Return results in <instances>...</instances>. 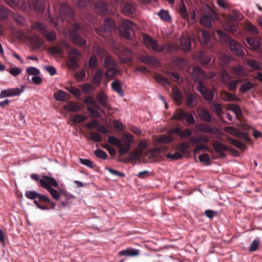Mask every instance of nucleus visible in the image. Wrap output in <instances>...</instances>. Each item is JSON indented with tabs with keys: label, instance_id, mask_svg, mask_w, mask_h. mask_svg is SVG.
<instances>
[{
	"label": "nucleus",
	"instance_id": "8",
	"mask_svg": "<svg viewBox=\"0 0 262 262\" xmlns=\"http://www.w3.org/2000/svg\"><path fill=\"white\" fill-rule=\"evenodd\" d=\"M5 3L14 9H20L22 11H28L33 7L32 4L24 0H4Z\"/></svg>",
	"mask_w": 262,
	"mask_h": 262
},
{
	"label": "nucleus",
	"instance_id": "43",
	"mask_svg": "<svg viewBox=\"0 0 262 262\" xmlns=\"http://www.w3.org/2000/svg\"><path fill=\"white\" fill-rule=\"evenodd\" d=\"M67 109L70 112L76 113L81 110V107L80 105L76 103L70 102L67 106Z\"/></svg>",
	"mask_w": 262,
	"mask_h": 262
},
{
	"label": "nucleus",
	"instance_id": "56",
	"mask_svg": "<svg viewBox=\"0 0 262 262\" xmlns=\"http://www.w3.org/2000/svg\"><path fill=\"white\" fill-rule=\"evenodd\" d=\"M68 64L71 68H76L79 66L77 58L73 56L68 58Z\"/></svg>",
	"mask_w": 262,
	"mask_h": 262
},
{
	"label": "nucleus",
	"instance_id": "4",
	"mask_svg": "<svg viewBox=\"0 0 262 262\" xmlns=\"http://www.w3.org/2000/svg\"><path fill=\"white\" fill-rule=\"evenodd\" d=\"M47 183V181H39L40 186L49 191L55 200L59 201L60 197H64V199H70L73 197L72 195L63 189H60V192H59Z\"/></svg>",
	"mask_w": 262,
	"mask_h": 262
},
{
	"label": "nucleus",
	"instance_id": "23",
	"mask_svg": "<svg viewBox=\"0 0 262 262\" xmlns=\"http://www.w3.org/2000/svg\"><path fill=\"white\" fill-rule=\"evenodd\" d=\"M172 90L173 98L179 105L181 104L183 99V96L181 91L177 86H173Z\"/></svg>",
	"mask_w": 262,
	"mask_h": 262
},
{
	"label": "nucleus",
	"instance_id": "12",
	"mask_svg": "<svg viewBox=\"0 0 262 262\" xmlns=\"http://www.w3.org/2000/svg\"><path fill=\"white\" fill-rule=\"evenodd\" d=\"M94 9L96 13L105 15L108 12V5L104 1H97L94 5Z\"/></svg>",
	"mask_w": 262,
	"mask_h": 262
},
{
	"label": "nucleus",
	"instance_id": "27",
	"mask_svg": "<svg viewBox=\"0 0 262 262\" xmlns=\"http://www.w3.org/2000/svg\"><path fill=\"white\" fill-rule=\"evenodd\" d=\"M180 45L183 51L188 52L190 50L191 41L189 38H182L180 40Z\"/></svg>",
	"mask_w": 262,
	"mask_h": 262
},
{
	"label": "nucleus",
	"instance_id": "45",
	"mask_svg": "<svg viewBox=\"0 0 262 262\" xmlns=\"http://www.w3.org/2000/svg\"><path fill=\"white\" fill-rule=\"evenodd\" d=\"M200 60L202 66H206L210 63L211 57L209 55L201 53L200 55Z\"/></svg>",
	"mask_w": 262,
	"mask_h": 262
},
{
	"label": "nucleus",
	"instance_id": "34",
	"mask_svg": "<svg viewBox=\"0 0 262 262\" xmlns=\"http://www.w3.org/2000/svg\"><path fill=\"white\" fill-rule=\"evenodd\" d=\"M200 118L206 122H211L212 118L209 112L206 110L202 109L199 114Z\"/></svg>",
	"mask_w": 262,
	"mask_h": 262
},
{
	"label": "nucleus",
	"instance_id": "38",
	"mask_svg": "<svg viewBox=\"0 0 262 262\" xmlns=\"http://www.w3.org/2000/svg\"><path fill=\"white\" fill-rule=\"evenodd\" d=\"M200 24L207 28H210L212 26L211 19L209 16L206 14H203L200 18Z\"/></svg>",
	"mask_w": 262,
	"mask_h": 262
},
{
	"label": "nucleus",
	"instance_id": "16",
	"mask_svg": "<svg viewBox=\"0 0 262 262\" xmlns=\"http://www.w3.org/2000/svg\"><path fill=\"white\" fill-rule=\"evenodd\" d=\"M120 256H126L129 257H135L140 254V250L133 248H127L125 250L119 252Z\"/></svg>",
	"mask_w": 262,
	"mask_h": 262
},
{
	"label": "nucleus",
	"instance_id": "5",
	"mask_svg": "<svg viewBox=\"0 0 262 262\" xmlns=\"http://www.w3.org/2000/svg\"><path fill=\"white\" fill-rule=\"evenodd\" d=\"M80 26L77 23L74 24L70 33V38L74 45L79 47H83L86 44V40L80 34Z\"/></svg>",
	"mask_w": 262,
	"mask_h": 262
},
{
	"label": "nucleus",
	"instance_id": "28",
	"mask_svg": "<svg viewBox=\"0 0 262 262\" xmlns=\"http://www.w3.org/2000/svg\"><path fill=\"white\" fill-rule=\"evenodd\" d=\"M216 34L222 43H226L228 45L229 40H232L230 37L227 34L221 30H217L216 31Z\"/></svg>",
	"mask_w": 262,
	"mask_h": 262
},
{
	"label": "nucleus",
	"instance_id": "29",
	"mask_svg": "<svg viewBox=\"0 0 262 262\" xmlns=\"http://www.w3.org/2000/svg\"><path fill=\"white\" fill-rule=\"evenodd\" d=\"M220 80L225 85H226L232 79V76L226 70L220 72Z\"/></svg>",
	"mask_w": 262,
	"mask_h": 262
},
{
	"label": "nucleus",
	"instance_id": "19",
	"mask_svg": "<svg viewBox=\"0 0 262 262\" xmlns=\"http://www.w3.org/2000/svg\"><path fill=\"white\" fill-rule=\"evenodd\" d=\"M112 89L116 92L119 96L123 97L124 95V91L123 90L121 82L119 80H115L111 83Z\"/></svg>",
	"mask_w": 262,
	"mask_h": 262
},
{
	"label": "nucleus",
	"instance_id": "39",
	"mask_svg": "<svg viewBox=\"0 0 262 262\" xmlns=\"http://www.w3.org/2000/svg\"><path fill=\"white\" fill-rule=\"evenodd\" d=\"M228 141L230 144L234 145L237 148L242 150H244L246 148L245 144L237 140H235L231 138H229Z\"/></svg>",
	"mask_w": 262,
	"mask_h": 262
},
{
	"label": "nucleus",
	"instance_id": "33",
	"mask_svg": "<svg viewBox=\"0 0 262 262\" xmlns=\"http://www.w3.org/2000/svg\"><path fill=\"white\" fill-rule=\"evenodd\" d=\"M91 4V0H77L76 6L80 10H85Z\"/></svg>",
	"mask_w": 262,
	"mask_h": 262
},
{
	"label": "nucleus",
	"instance_id": "57",
	"mask_svg": "<svg viewBox=\"0 0 262 262\" xmlns=\"http://www.w3.org/2000/svg\"><path fill=\"white\" fill-rule=\"evenodd\" d=\"M260 244V239L256 237L251 244L249 246V251L250 252L255 251Z\"/></svg>",
	"mask_w": 262,
	"mask_h": 262
},
{
	"label": "nucleus",
	"instance_id": "46",
	"mask_svg": "<svg viewBox=\"0 0 262 262\" xmlns=\"http://www.w3.org/2000/svg\"><path fill=\"white\" fill-rule=\"evenodd\" d=\"M12 19L16 24L23 26L25 23V18L23 16L17 14H12Z\"/></svg>",
	"mask_w": 262,
	"mask_h": 262
},
{
	"label": "nucleus",
	"instance_id": "9",
	"mask_svg": "<svg viewBox=\"0 0 262 262\" xmlns=\"http://www.w3.org/2000/svg\"><path fill=\"white\" fill-rule=\"evenodd\" d=\"M196 90L199 91L205 100L211 102L214 98V90L208 89L202 81H199L196 86Z\"/></svg>",
	"mask_w": 262,
	"mask_h": 262
},
{
	"label": "nucleus",
	"instance_id": "59",
	"mask_svg": "<svg viewBox=\"0 0 262 262\" xmlns=\"http://www.w3.org/2000/svg\"><path fill=\"white\" fill-rule=\"evenodd\" d=\"M209 17L210 19L212 20H216L219 18L218 14L215 12L213 10L211 9L210 7H209L207 9V11L206 12Z\"/></svg>",
	"mask_w": 262,
	"mask_h": 262
},
{
	"label": "nucleus",
	"instance_id": "48",
	"mask_svg": "<svg viewBox=\"0 0 262 262\" xmlns=\"http://www.w3.org/2000/svg\"><path fill=\"white\" fill-rule=\"evenodd\" d=\"M254 87V84L251 82H246L245 83H243L239 91L241 92L245 93L248 91H249L250 89L253 88Z\"/></svg>",
	"mask_w": 262,
	"mask_h": 262
},
{
	"label": "nucleus",
	"instance_id": "2",
	"mask_svg": "<svg viewBox=\"0 0 262 262\" xmlns=\"http://www.w3.org/2000/svg\"><path fill=\"white\" fill-rule=\"evenodd\" d=\"M143 42L147 48L158 53L163 52L165 50L166 53L172 54L177 52L179 48V46L174 43H168L166 46L159 45L157 41L147 35H144Z\"/></svg>",
	"mask_w": 262,
	"mask_h": 262
},
{
	"label": "nucleus",
	"instance_id": "60",
	"mask_svg": "<svg viewBox=\"0 0 262 262\" xmlns=\"http://www.w3.org/2000/svg\"><path fill=\"white\" fill-rule=\"evenodd\" d=\"M31 178L34 180H55L54 178L45 176L38 175L37 174H32Z\"/></svg>",
	"mask_w": 262,
	"mask_h": 262
},
{
	"label": "nucleus",
	"instance_id": "18",
	"mask_svg": "<svg viewBox=\"0 0 262 262\" xmlns=\"http://www.w3.org/2000/svg\"><path fill=\"white\" fill-rule=\"evenodd\" d=\"M214 149L220 155L221 157H225L224 151L227 150V147L221 142L216 141L212 144Z\"/></svg>",
	"mask_w": 262,
	"mask_h": 262
},
{
	"label": "nucleus",
	"instance_id": "32",
	"mask_svg": "<svg viewBox=\"0 0 262 262\" xmlns=\"http://www.w3.org/2000/svg\"><path fill=\"white\" fill-rule=\"evenodd\" d=\"M54 97L56 100L64 101L69 99V95L64 91L59 90L54 94Z\"/></svg>",
	"mask_w": 262,
	"mask_h": 262
},
{
	"label": "nucleus",
	"instance_id": "7",
	"mask_svg": "<svg viewBox=\"0 0 262 262\" xmlns=\"http://www.w3.org/2000/svg\"><path fill=\"white\" fill-rule=\"evenodd\" d=\"M95 54L101 59L103 56H105L104 61L102 63V66L105 68L114 67L116 66V61L109 55H106V52L100 47H97L95 49Z\"/></svg>",
	"mask_w": 262,
	"mask_h": 262
},
{
	"label": "nucleus",
	"instance_id": "6",
	"mask_svg": "<svg viewBox=\"0 0 262 262\" xmlns=\"http://www.w3.org/2000/svg\"><path fill=\"white\" fill-rule=\"evenodd\" d=\"M115 28L114 22L110 18L106 17L104 19L103 26L95 28L97 34L106 37L108 36L111 32Z\"/></svg>",
	"mask_w": 262,
	"mask_h": 262
},
{
	"label": "nucleus",
	"instance_id": "21",
	"mask_svg": "<svg viewBox=\"0 0 262 262\" xmlns=\"http://www.w3.org/2000/svg\"><path fill=\"white\" fill-rule=\"evenodd\" d=\"M178 12L182 18L187 21L189 20V15L187 12L185 5L183 1L180 4Z\"/></svg>",
	"mask_w": 262,
	"mask_h": 262
},
{
	"label": "nucleus",
	"instance_id": "54",
	"mask_svg": "<svg viewBox=\"0 0 262 262\" xmlns=\"http://www.w3.org/2000/svg\"><path fill=\"white\" fill-rule=\"evenodd\" d=\"M87 119V118L82 114H76L73 116L72 120L75 123H80Z\"/></svg>",
	"mask_w": 262,
	"mask_h": 262
},
{
	"label": "nucleus",
	"instance_id": "10",
	"mask_svg": "<svg viewBox=\"0 0 262 262\" xmlns=\"http://www.w3.org/2000/svg\"><path fill=\"white\" fill-rule=\"evenodd\" d=\"M122 13L127 16H130L135 15L136 12V5L133 1L124 2L122 7Z\"/></svg>",
	"mask_w": 262,
	"mask_h": 262
},
{
	"label": "nucleus",
	"instance_id": "47",
	"mask_svg": "<svg viewBox=\"0 0 262 262\" xmlns=\"http://www.w3.org/2000/svg\"><path fill=\"white\" fill-rule=\"evenodd\" d=\"M81 15L82 18H85L90 22L94 23L95 21V16L91 11H85L81 13Z\"/></svg>",
	"mask_w": 262,
	"mask_h": 262
},
{
	"label": "nucleus",
	"instance_id": "24",
	"mask_svg": "<svg viewBox=\"0 0 262 262\" xmlns=\"http://www.w3.org/2000/svg\"><path fill=\"white\" fill-rule=\"evenodd\" d=\"M107 70L104 73L105 77L108 80L116 76L119 73V70L116 68L114 67H110L109 68H107Z\"/></svg>",
	"mask_w": 262,
	"mask_h": 262
},
{
	"label": "nucleus",
	"instance_id": "14",
	"mask_svg": "<svg viewBox=\"0 0 262 262\" xmlns=\"http://www.w3.org/2000/svg\"><path fill=\"white\" fill-rule=\"evenodd\" d=\"M104 76V73L101 69H97L92 77V82L97 86H99Z\"/></svg>",
	"mask_w": 262,
	"mask_h": 262
},
{
	"label": "nucleus",
	"instance_id": "30",
	"mask_svg": "<svg viewBox=\"0 0 262 262\" xmlns=\"http://www.w3.org/2000/svg\"><path fill=\"white\" fill-rule=\"evenodd\" d=\"M32 27L33 29L38 31L42 34L47 28V26L42 23L36 21L32 24Z\"/></svg>",
	"mask_w": 262,
	"mask_h": 262
},
{
	"label": "nucleus",
	"instance_id": "58",
	"mask_svg": "<svg viewBox=\"0 0 262 262\" xmlns=\"http://www.w3.org/2000/svg\"><path fill=\"white\" fill-rule=\"evenodd\" d=\"M204 72L199 67H194L192 70V75L194 77H195L196 79H198L200 77L203 76L204 75Z\"/></svg>",
	"mask_w": 262,
	"mask_h": 262
},
{
	"label": "nucleus",
	"instance_id": "11",
	"mask_svg": "<svg viewBox=\"0 0 262 262\" xmlns=\"http://www.w3.org/2000/svg\"><path fill=\"white\" fill-rule=\"evenodd\" d=\"M228 46L233 54L240 56L244 54V47L235 40H229Z\"/></svg>",
	"mask_w": 262,
	"mask_h": 262
},
{
	"label": "nucleus",
	"instance_id": "62",
	"mask_svg": "<svg viewBox=\"0 0 262 262\" xmlns=\"http://www.w3.org/2000/svg\"><path fill=\"white\" fill-rule=\"evenodd\" d=\"M183 154L178 151H176L174 154H167L166 156V158L173 159L174 160H179L183 157Z\"/></svg>",
	"mask_w": 262,
	"mask_h": 262
},
{
	"label": "nucleus",
	"instance_id": "15",
	"mask_svg": "<svg viewBox=\"0 0 262 262\" xmlns=\"http://www.w3.org/2000/svg\"><path fill=\"white\" fill-rule=\"evenodd\" d=\"M198 129L201 132L211 133L214 135H218L220 133V129L215 127H211L208 124H201L198 126Z\"/></svg>",
	"mask_w": 262,
	"mask_h": 262
},
{
	"label": "nucleus",
	"instance_id": "64",
	"mask_svg": "<svg viewBox=\"0 0 262 262\" xmlns=\"http://www.w3.org/2000/svg\"><path fill=\"white\" fill-rule=\"evenodd\" d=\"M230 110L232 111H233L237 116V117H238L239 116L242 115V111L241 110L240 107L235 104H232L230 105Z\"/></svg>",
	"mask_w": 262,
	"mask_h": 262
},
{
	"label": "nucleus",
	"instance_id": "20",
	"mask_svg": "<svg viewBox=\"0 0 262 262\" xmlns=\"http://www.w3.org/2000/svg\"><path fill=\"white\" fill-rule=\"evenodd\" d=\"M48 41H53L56 39V33L53 30H49L47 28L41 34Z\"/></svg>",
	"mask_w": 262,
	"mask_h": 262
},
{
	"label": "nucleus",
	"instance_id": "63",
	"mask_svg": "<svg viewBox=\"0 0 262 262\" xmlns=\"http://www.w3.org/2000/svg\"><path fill=\"white\" fill-rule=\"evenodd\" d=\"M230 57L226 55L222 56L219 59L220 64L222 67L227 66L230 63Z\"/></svg>",
	"mask_w": 262,
	"mask_h": 262
},
{
	"label": "nucleus",
	"instance_id": "40",
	"mask_svg": "<svg viewBox=\"0 0 262 262\" xmlns=\"http://www.w3.org/2000/svg\"><path fill=\"white\" fill-rule=\"evenodd\" d=\"M37 198L38 199L39 201L42 203H48L50 206V208L52 209H53L55 206V204L53 202H52L48 197L45 195L39 193V195H38Z\"/></svg>",
	"mask_w": 262,
	"mask_h": 262
},
{
	"label": "nucleus",
	"instance_id": "31",
	"mask_svg": "<svg viewBox=\"0 0 262 262\" xmlns=\"http://www.w3.org/2000/svg\"><path fill=\"white\" fill-rule=\"evenodd\" d=\"M201 38L200 39V41L201 43L204 44L205 45H207L210 39V33L205 30H201L200 32Z\"/></svg>",
	"mask_w": 262,
	"mask_h": 262
},
{
	"label": "nucleus",
	"instance_id": "51",
	"mask_svg": "<svg viewBox=\"0 0 262 262\" xmlns=\"http://www.w3.org/2000/svg\"><path fill=\"white\" fill-rule=\"evenodd\" d=\"M247 64L254 70L260 69V65L258 61L252 59H249L246 61Z\"/></svg>",
	"mask_w": 262,
	"mask_h": 262
},
{
	"label": "nucleus",
	"instance_id": "44",
	"mask_svg": "<svg viewBox=\"0 0 262 262\" xmlns=\"http://www.w3.org/2000/svg\"><path fill=\"white\" fill-rule=\"evenodd\" d=\"M174 137L172 135H170V134L166 135H162L159 138V141L162 143H170L174 141Z\"/></svg>",
	"mask_w": 262,
	"mask_h": 262
},
{
	"label": "nucleus",
	"instance_id": "1",
	"mask_svg": "<svg viewBox=\"0 0 262 262\" xmlns=\"http://www.w3.org/2000/svg\"><path fill=\"white\" fill-rule=\"evenodd\" d=\"M54 11L57 13L58 11L59 16L56 17L52 16L50 12V6H48L49 12L48 17L50 21L56 27H60L64 20L70 21L73 19L74 17V11L72 8L67 4L62 3H53Z\"/></svg>",
	"mask_w": 262,
	"mask_h": 262
},
{
	"label": "nucleus",
	"instance_id": "37",
	"mask_svg": "<svg viewBox=\"0 0 262 262\" xmlns=\"http://www.w3.org/2000/svg\"><path fill=\"white\" fill-rule=\"evenodd\" d=\"M177 148L181 154H187L189 150V145L187 142H184L178 144Z\"/></svg>",
	"mask_w": 262,
	"mask_h": 262
},
{
	"label": "nucleus",
	"instance_id": "22",
	"mask_svg": "<svg viewBox=\"0 0 262 262\" xmlns=\"http://www.w3.org/2000/svg\"><path fill=\"white\" fill-rule=\"evenodd\" d=\"M232 73L235 75L236 78L241 79V78L245 75V72L241 66H237L232 68Z\"/></svg>",
	"mask_w": 262,
	"mask_h": 262
},
{
	"label": "nucleus",
	"instance_id": "49",
	"mask_svg": "<svg viewBox=\"0 0 262 262\" xmlns=\"http://www.w3.org/2000/svg\"><path fill=\"white\" fill-rule=\"evenodd\" d=\"M158 14L160 18L165 21H169L171 19V17L169 15L168 12L163 9H162L159 11Z\"/></svg>",
	"mask_w": 262,
	"mask_h": 262
},
{
	"label": "nucleus",
	"instance_id": "52",
	"mask_svg": "<svg viewBox=\"0 0 262 262\" xmlns=\"http://www.w3.org/2000/svg\"><path fill=\"white\" fill-rule=\"evenodd\" d=\"M66 89L76 97H79L81 95L80 90L74 86H67L66 87Z\"/></svg>",
	"mask_w": 262,
	"mask_h": 262
},
{
	"label": "nucleus",
	"instance_id": "17",
	"mask_svg": "<svg viewBox=\"0 0 262 262\" xmlns=\"http://www.w3.org/2000/svg\"><path fill=\"white\" fill-rule=\"evenodd\" d=\"M185 101L188 106L194 107L198 104V98L192 93H188L185 96Z\"/></svg>",
	"mask_w": 262,
	"mask_h": 262
},
{
	"label": "nucleus",
	"instance_id": "26",
	"mask_svg": "<svg viewBox=\"0 0 262 262\" xmlns=\"http://www.w3.org/2000/svg\"><path fill=\"white\" fill-rule=\"evenodd\" d=\"M11 13V11L6 6H0V20L7 19Z\"/></svg>",
	"mask_w": 262,
	"mask_h": 262
},
{
	"label": "nucleus",
	"instance_id": "41",
	"mask_svg": "<svg viewBox=\"0 0 262 262\" xmlns=\"http://www.w3.org/2000/svg\"><path fill=\"white\" fill-rule=\"evenodd\" d=\"M96 99L101 105L104 107H106L107 105V97L104 93L101 92L99 93L96 96Z\"/></svg>",
	"mask_w": 262,
	"mask_h": 262
},
{
	"label": "nucleus",
	"instance_id": "42",
	"mask_svg": "<svg viewBox=\"0 0 262 262\" xmlns=\"http://www.w3.org/2000/svg\"><path fill=\"white\" fill-rule=\"evenodd\" d=\"M222 99L225 101H231L235 99V96L226 91H223L221 93Z\"/></svg>",
	"mask_w": 262,
	"mask_h": 262
},
{
	"label": "nucleus",
	"instance_id": "35",
	"mask_svg": "<svg viewBox=\"0 0 262 262\" xmlns=\"http://www.w3.org/2000/svg\"><path fill=\"white\" fill-rule=\"evenodd\" d=\"M241 79L231 80L226 85L228 86V90L231 92H235L237 84L242 82Z\"/></svg>",
	"mask_w": 262,
	"mask_h": 262
},
{
	"label": "nucleus",
	"instance_id": "13",
	"mask_svg": "<svg viewBox=\"0 0 262 262\" xmlns=\"http://www.w3.org/2000/svg\"><path fill=\"white\" fill-rule=\"evenodd\" d=\"M25 195L28 199L30 200H34V204L38 208L41 210H46L48 209V206L47 205H41L39 204L38 201L35 200L37 199L38 195H39V193L35 191H26L25 192Z\"/></svg>",
	"mask_w": 262,
	"mask_h": 262
},
{
	"label": "nucleus",
	"instance_id": "61",
	"mask_svg": "<svg viewBox=\"0 0 262 262\" xmlns=\"http://www.w3.org/2000/svg\"><path fill=\"white\" fill-rule=\"evenodd\" d=\"M211 108L218 115L221 114L223 111L222 105L215 103H211Z\"/></svg>",
	"mask_w": 262,
	"mask_h": 262
},
{
	"label": "nucleus",
	"instance_id": "36",
	"mask_svg": "<svg viewBox=\"0 0 262 262\" xmlns=\"http://www.w3.org/2000/svg\"><path fill=\"white\" fill-rule=\"evenodd\" d=\"M185 113L183 110L181 108H178L176 111V112L173 114L171 117V119L176 120H180L184 119Z\"/></svg>",
	"mask_w": 262,
	"mask_h": 262
},
{
	"label": "nucleus",
	"instance_id": "3",
	"mask_svg": "<svg viewBox=\"0 0 262 262\" xmlns=\"http://www.w3.org/2000/svg\"><path fill=\"white\" fill-rule=\"evenodd\" d=\"M136 27V24L133 21L124 19L120 22L118 30L121 36L126 39H129L131 33L133 32L134 28Z\"/></svg>",
	"mask_w": 262,
	"mask_h": 262
},
{
	"label": "nucleus",
	"instance_id": "50",
	"mask_svg": "<svg viewBox=\"0 0 262 262\" xmlns=\"http://www.w3.org/2000/svg\"><path fill=\"white\" fill-rule=\"evenodd\" d=\"M107 142L113 145L117 146H120L121 145V141L117 137L114 136H110L107 138Z\"/></svg>",
	"mask_w": 262,
	"mask_h": 262
},
{
	"label": "nucleus",
	"instance_id": "55",
	"mask_svg": "<svg viewBox=\"0 0 262 262\" xmlns=\"http://www.w3.org/2000/svg\"><path fill=\"white\" fill-rule=\"evenodd\" d=\"M89 137L90 139L94 142H100L102 140L100 135L96 132H91Z\"/></svg>",
	"mask_w": 262,
	"mask_h": 262
},
{
	"label": "nucleus",
	"instance_id": "25",
	"mask_svg": "<svg viewBox=\"0 0 262 262\" xmlns=\"http://www.w3.org/2000/svg\"><path fill=\"white\" fill-rule=\"evenodd\" d=\"M140 61L147 64L152 65L157 62V60L149 55H142L140 57Z\"/></svg>",
	"mask_w": 262,
	"mask_h": 262
},
{
	"label": "nucleus",
	"instance_id": "53",
	"mask_svg": "<svg viewBox=\"0 0 262 262\" xmlns=\"http://www.w3.org/2000/svg\"><path fill=\"white\" fill-rule=\"evenodd\" d=\"M89 66L91 69H95L98 66V61L95 55L92 56L89 60Z\"/></svg>",
	"mask_w": 262,
	"mask_h": 262
}]
</instances>
